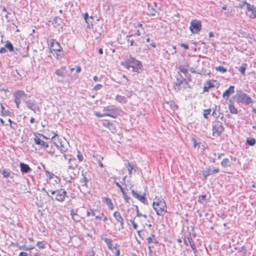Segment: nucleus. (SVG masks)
<instances>
[{"mask_svg":"<svg viewBox=\"0 0 256 256\" xmlns=\"http://www.w3.org/2000/svg\"><path fill=\"white\" fill-rule=\"evenodd\" d=\"M206 198V196L202 195L199 197V201L202 202V200H204Z\"/></svg>","mask_w":256,"mask_h":256,"instance_id":"4d7b16f0","label":"nucleus"},{"mask_svg":"<svg viewBox=\"0 0 256 256\" xmlns=\"http://www.w3.org/2000/svg\"><path fill=\"white\" fill-rule=\"evenodd\" d=\"M82 178H81L80 182L82 184H84V186H86V182H88V180H87L86 178V176L83 174H82Z\"/></svg>","mask_w":256,"mask_h":256,"instance_id":"58836bf2","label":"nucleus"},{"mask_svg":"<svg viewBox=\"0 0 256 256\" xmlns=\"http://www.w3.org/2000/svg\"><path fill=\"white\" fill-rule=\"evenodd\" d=\"M132 94H133L132 91H130V92H128V94H126V95L128 98H129Z\"/></svg>","mask_w":256,"mask_h":256,"instance_id":"e2e57ef3","label":"nucleus"},{"mask_svg":"<svg viewBox=\"0 0 256 256\" xmlns=\"http://www.w3.org/2000/svg\"><path fill=\"white\" fill-rule=\"evenodd\" d=\"M238 101L246 104L252 103V99L245 93H240L238 94Z\"/></svg>","mask_w":256,"mask_h":256,"instance_id":"6e6552de","label":"nucleus"},{"mask_svg":"<svg viewBox=\"0 0 256 256\" xmlns=\"http://www.w3.org/2000/svg\"><path fill=\"white\" fill-rule=\"evenodd\" d=\"M64 152H61L60 154H53V157L56 162L62 164L63 162L66 160L67 158Z\"/></svg>","mask_w":256,"mask_h":256,"instance_id":"ddd939ff","label":"nucleus"},{"mask_svg":"<svg viewBox=\"0 0 256 256\" xmlns=\"http://www.w3.org/2000/svg\"><path fill=\"white\" fill-rule=\"evenodd\" d=\"M221 165L224 167L230 166H231L230 162L228 158H224L221 162Z\"/></svg>","mask_w":256,"mask_h":256,"instance_id":"cd10ccee","label":"nucleus"},{"mask_svg":"<svg viewBox=\"0 0 256 256\" xmlns=\"http://www.w3.org/2000/svg\"><path fill=\"white\" fill-rule=\"evenodd\" d=\"M102 240L107 244V245L110 249H112L113 248H116V247L113 246L112 241L111 240L108 239L106 238H104Z\"/></svg>","mask_w":256,"mask_h":256,"instance_id":"a878e982","label":"nucleus"},{"mask_svg":"<svg viewBox=\"0 0 256 256\" xmlns=\"http://www.w3.org/2000/svg\"><path fill=\"white\" fill-rule=\"evenodd\" d=\"M52 140L54 145L58 148L62 152H66L68 148L64 146L66 140L60 138L56 134H54L52 138Z\"/></svg>","mask_w":256,"mask_h":256,"instance_id":"7ed1b4c3","label":"nucleus"},{"mask_svg":"<svg viewBox=\"0 0 256 256\" xmlns=\"http://www.w3.org/2000/svg\"><path fill=\"white\" fill-rule=\"evenodd\" d=\"M103 112H105L106 116L116 118L120 115V110L114 106H110L104 108Z\"/></svg>","mask_w":256,"mask_h":256,"instance_id":"20e7f679","label":"nucleus"},{"mask_svg":"<svg viewBox=\"0 0 256 256\" xmlns=\"http://www.w3.org/2000/svg\"><path fill=\"white\" fill-rule=\"evenodd\" d=\"M86 215L88 216H90V215L94 216H95V213L92 209H90V211H88L87 212Z\"/></svg>","mask_w":256,"mask_h":256,"instance_id":"09e8293b","label":"nucleus"},{"mask_svg":"<svg viewBox=\"0 0 256 256\" xmlns=\"http://www.w3.org/2000/svg\"><path fill=\"white\" fill-rule=\"evenodd\" d=\"M216 70H217V71H218V72H222V73H224L226 72V71H227V70L226 68H224V66H218V67H216Z\"/></svg>","mask_w":256,"mask_h":256,"instance_id":"c9c22d12","label":"nucleus"},{"mask_svg":"<svg viewBox=\"0 0 256 256\" xmlns=\"http://www.w3.org/2000/svg\"><path fill=\"white\" fill-rule=\"evenodd\" d=\"M151 6H153L154 8H160L159 6H158L157 4L155 2H154L152 4H151Z\"/></svg>","mask_w":256,"mask_h":256,"instance_id":"338daca9","label":"nucleus"},{"mask_svg":"<svg viewBox=\"0 0 256 256\" xmlns=\"http://www.w3.org/2000/svg\"><path fill=\"white\" fill-rule=\"evenodd\" d=\"M66 68L65 66H62L60 69L57 70L55 73L58 76L63 77L65 74Z\"/></svg>","mask_w":256,"mask_h":256,"instance_id":"b1692460","label":"nucleus"},{"mask_svg":"<svg viewBox=\"0 0 256 256\" xmlns=\"http://www.w3.org/2000/svg\"><path fill=\"white\" fill-rule=\"evenodd\" d=\"M212 135L214 136H220L224 132V128L222 123L218 120H216L212 123Z\"/></svg>","mask_w":256,"mask_h":256,"instance_id":"39448f33","label":"nucleus"},{"mask_svg":"<svg viewBox=\"0 0 256 256\" xmlns=\"http://www.w3.org/2000/svg\"><path fill=\"white\" fill-rule=\"evenodd\" d=\"M34 140L36 144L41 146L42 148H48V143L43 141L37 136H35Z\"/></svg>","mask_w":256,"mask_h":256,"instance_id":"6ab92c4d","label":"nucleus"},{"mask_svg":"<svg viewBox=\"0 0 256 256\" xmlns=\"http://www.w3.org/2000/svg\"><path fill=\"white\" fill-rule=\"evenodd\" d=\"M114 184H116V185L118 187L120 188V190L121 192H124V188H122V187L120 184L117 182H114Z\"/></svg>","mask_w":256,"mask_h":256,"instance_id":"3c124183","label":"nucleus"},{"mask_svg":"<svg viewBox=\"0 0 256 256\" xmlns=\"http://www.w3.org/2000/svg\"><path fill=\"white\" fill-rule=\"evenodd\" d=\"M8 122H10V128H12L14 129V130H15L16 128H14V126H12V124H14V125H16V122H12L10 119H9L8 120Z\"/></svg>","mask_w":256,"mask_h":256,"instance_id":"de8ad7c7","label":"nucleus"},{"mask_svg":"<svg viewBox=\"0 0 256 256\" xmlns=\"http://www.w3.org/2000/svg\"><path fill=\"white\" fill-rule=\"evenodd\" d=\"M160 10V8H154V6H151L150 4H148V15L154 16L157 12Z\"/></svg>","mask_w":256,"mask_h":256,"instance_id":"dca6fc26","label":"nucleus"},{"mask_svg":"<svg viewBox=\"0 0 256 256\" xmlns=\"http://www.w3.org/2000/svg\"><path fill=\"white\" fill-rule=\"evenodd\" d=\"M70 215L74 222H79L80 221L82 218L77 214L75 213L74 210L72 209L70 210Z\"/></svg>","mask_w":256,"mask_h":256,"instance_id":"5701e85b","label":"nucleus"},{"mask_svg":"<svg viewBox=\"0 0 256 256\" xmlns=\"http://www.w3.org/2000/svg\"><path fill=\"white\" fill-rule=\"evenodd\" d=\"M104 126L108 128L112 132H114L116 130L115 126L113 123L108 120H104L102 122Z\"/></svg>","mask_w":256,"mask_h":256,"instance_id":"a211bd4d","label":"nucleus"},{"mask_svg":"<svg viewBox=\"0 0 256 256\" xmlns=\"http://www.w3.org/2000/svg\"><path fill=\"white\" fill-rule=\"evenodd\" d=\"M180 46L184 48L185 50H188L189 48L188 45L184 44H180Z\"/></svg>","mask_w":256,"mask_h":256,"instance_id":"5fc2aeb1","label":"nucleus"},{"mask_svg":"<svg viewBox=\"0 0 256 256\" xmlns=\"http://www.w3.org/2000/svg\"><path fill=\"white\" fill-rule=\"evenodd\" d=\"M246 143L250 146H253L256 144V140L254 138H246Z\"/></svg>","mask_w":256,"mask_h":256,"instance_id":"bb28decb","label":"nucleus"},{"mask_svg":"<svg viewBox=\"0 0 256 256\" xmlns=\"http://www.w3.org/2000/svg\"><path fill=\"white\" fill-rule=\"evenodd\" d=\"M245 5L247 6L248 10L251 12V14L250 15V18H256V8L254 7V5H250V4L246 2H243L242 5L241 6V8H242Z\"/></svg>","mask_w":256,"mask_h":256,"instance_id":"9b49d317","label":"nucleus"},{"mask_svg":"<svg viewBox=\"0 0 256 256\" xmlns=\"http://www.w3.org/2000/svg\"><path fill=\"white\" fill-rule=\"evenodd\" d=\"M102 88V85L100 84H96L94 87V90H100Z\"/></svg>","mask_w":256,"mask_h":256,"instance_id":"49530a36","label":"nucleus"},{"mask_svg":"<svg viewBox=\"0 0 256 256\" xmlns=\"http://www.w3.org/2000/svg\"><path fill=\"white\" fill-rule=\"evenodd\" d=\"M178 70L181 72H182L184 74H186L188 72V69L184 68L183 66H180Z\"/></svg>","mask_w":256,"mask_h":256,"instance_id":"e433bc0d","label":"nucleus"},{"mask_svg":"<svg viewBox=\"0 0 256 256\" xmlns=\"http://www.w3.org/2000/svg\"><path fill=\"white\" fill-rule=\"evenodd\" d=\"M113 216L116 220V222L120 224V228L122 229H124V220L120 214L118 212L116 211L113 214Z\"/></svg>","mask_w":256,"mask_h":256,"instance_id":"f8f14e48","label":"nucleus"},{"mask_svg":"<svg viewBox=\"0 0 256 256\" xmlns=\"http://www.w3.org/2000/svg\"><path fill=\"white\" fill-rule=\"evenodd\" d=\"M66 194V192L64 189L57 190V192L55 198H54V200L60 202H62L64 200Z\"/></svg>","mask_w":256,"mask_h":256,"instance_id":"9d476101","label":"nucleus"},{"mask_svg":"<svg viewBox=\"0 0 256 256\" xmlns=\"http://www.w3.org/2000/svg\"><path fill=\"white\" fill-rule=\"evenodd\" d=\"M192 141H193V146H194V148H196L198 144L196 143V139H192Z\"/></svg>","mask_w":256,"mask_h":256,"instance_id":"69168bd1","label":"nucleus"},{"mask_svg":"<svg viewBox=\"0 0 256 256\" xmlns=\"http://www.w3.org/2000/svg\"><path fill=\"white\" fill-rule=\"evenodd\" d=\"M5 48H7L10 52H15V50L13 46V45L9 41L6 42V44H5Z\"/></svg>","mask_w":256,"mask_h":256,"instance_id":"c756f323","label":"nucleus"},{"mask_svg":"<svg viewBox=\"0 0 256 256\" xmlns=\"http://www.w3.org/2000/svg\"><path fill=\"white\" fill-rule=\"evenodd\" d=\"M19 248L20 250H27V247H26L24 246H19Z\"/></svg>","mask_w":256,"mask_h":256,"instance_id":"0e129e2a","label":"nucleus"},{"mask_svg":"<svg viewBox=\"0 0 256 256\" xmlns=\"http://www.w3.org/2000/svg\"><path fill=\"white\" fill-rule=\"evenodd\" d=\"M188 240L192 248V250L194 251V252H196V249L194 246V244L192 240V238L190 236L188 238Z\"/></svg>","mask_w":256,"mask_h":256,"instance_id":"2f4dec72","label":"nucleus"},{"mask_svg":"<svg viewBox=\"0 0 256 256\" xmlns=\"http://www.w3.org/2000/svg\"><path fill=\"white\" fill-rule=\"evenodd\" d=\"M77 158L80 162L82 161L83 160V156L80 152H78Z\"/></svg>","mask_w":256,"mask_h":256,"instance_id":"864d4df0","label":"nucleus"},{"mask_svg":"<svg viewBox=\"0 0 256 256\" xmlns=\"http://www.w3.org/2000/svg\"><path fill=\"white\" fill-rule=\"evenodd\" d=\"M140 34H141V33H140V30H138L136 31V34H134L127 35V36H126V38H130V37H132V36H135L136 35H137V36H140Z\"/></svg>","mask_w":256,"mask_h":256,"instance_id":"c03bdc74","label":"nucleus"},{"mask_svg":"<svg viewBox=\"0 0 256 256\" xmlns=\"http://www.w3.org/2000/svg\"><path fill=\"white\" fill-rule=\"evenodd\" d=\"M50 50L52 52H56L58 56H61L63 54L62 47L57 42H52Z\"/></svg>","mask_w":256,"mask_h":256,"instance_id":"1a4fd4ad","label":"nucleus"},{"mask_svg":"<svg viewBox=\"0 0 256 256\" xmlns=\"http://www.w3.org/2000/svg\"><path fill=\"white\" fill-rule=\"evenodd\" d=\"M128 172H129V174H131L132 173V170L134 168H133V166L132 164H131L130 162H128Z\"/></svg>","mask_w":256,"mask_h":256,"instance_id":"a18cd8bd","label":"nucleus"},{"mask_svg":"<svg viewBox=\"0 0 256 256\" xmlns=\"http://www.w3.org/2000/svg\"><path fill=\"white\" fill-rule=\"evenodd\" d=\"M116 100L120 103H126V98L124 96L118 95L116 96Z\"/></svg>","mask_w":256,"mask_h":256,"instance_id":"c85d7f7f","label":"nucleus"},{"mask_svg":"<svg viewBox=\"0 0 256 256\" xmlns=\"http://www.w3.org/2000/svg\"><path fill=\"white\" fill-rule=\"evenodd\" d=\"M214 110H216V112L218 111V112H220V106H214Z\"/></svg>","mask_w":256,"mask_h":256,"instance_id":"052dcab7","label":"nucleus"},{"mask_svg":"<svg viewBox=\"0 0 256 256\" xmlns=\"http://www.w3.org/2000/svg\"><path fill=\"white\" fill-rule=\"evenodd\" d=\"M182 85V88H190L189 84L186 81V80L180 81V82L179 83L178 86H181Z\"/></svg>","mask_w":256,"mask_h":256,"instance_id":"473e14b6","label":"nucleus"},{"mask_svg":"<svg viewBox=\"0 0 256 256\" xmlns=\"http://www.w3.org/2000/svg\"><path fill=\"white\" fill-rule=\"evenodd\" d=\"M212 115L214 117L216 118H218L220 117V114H222V116H221V119L222 118H223V114H222L220 113V112H219V114H218L217 113H216V110H214V108H212Z\"/></svg>","mask_w":256,"mask_h":256,"instance_id":"f704fd0d","label":"nucleus"},{"mask_svg":"<svg viewBox=\"0 0 256 256\" xmlns=\"http://www.w3.org/2000/svg\"><path fill=\"white\" fill-rule=\"evenodd\" d=\"M18 256H28V254L26 252H22L20 253Z\"/></svg>","mask_w":256,"mask_h":256,"instance_id":"bf43d9fd","label":"nucleus"},{"mask_svg":"<svg viewBox=\"0 0 256 256\" xmlns=\"http://www.w3.org/2000/svg\"><path fill=\"white\" fill-rule=\"evenodd\" d=\"M14 102L16 105V108H19L21 100L25 101L27 94L23 90H18L14 94Z\"/></svg>","mask_w":256,"mask_h":256,"instance_id":"423d86ee","label":"nucleus"},{"mask_svg":"<svg viewBox=\"0 0 256 256\" xmlns=\"http://www.w3.org/2000/svg\"><path fill=\"white\" fill-rule=\"evenodd\" d=\"M128 40L130 41V44L131 46H132L134 45V40H130L129 39H128Z\"/></svg>","mask_w":256,"mask_h":256,"instance_id":"680f3d73","label":"nucleus"},{"mask_svg":"<svg viewBox=\"0 0 256 256\" xmlns=\"http://www.w3.org/2000/svg\"><path fill=\"white\" fill-rule=\"evenodd\" d=\"M0 106H1L2 114L3 116H6V115L10 116L11 112L8 110H5L4 107L3 106V105L2 104H0Z\"/></svg>","mask_w":256,"mask_h":256,"instance_id":"72a5a7b5","label":"nucleus"},{"mask_svg":"<svg viewBox=\"0 0 256 256\" xmlns=\"http://www.w3.org/2000/svg\"><path fill=\"white\" fill-rule=\"evenodd\" d=\"M104 202L108 206L109 208L111 210H114V206L111 200L108 198H104Z\"/></svg>","mask_w":256,"mask_h":256,"instance_id":"393cba45","label":"nucleus"},{"mask_svg":"<svg viewBox=\"0 0 256 256\" xmlns=\"http://www.w3.org/2000/svg\"><path fill=\"white\" fill-rule=\"evenodd\" d=\"M94 115L98 118H102L106 116V114L104 112L103 114H101L99 112H95Z\"/></svg>","mask_w":256,"mask_h":256,"instance_id":"a19ab883","label":"nucleus"},{"mask_svg":"<svg viewBox=\"0 0 256 256\" xmlns=\"http://www.w3.org/2000/svg\"><path fill=\"white\" fill-rule=\"evenodd\" d=\"M130 222L132 223V226L134 229L136 230L138 228V225L136 223H135L134 221V220H130Z\"/></svg>","mask_w":256,"mask_h":256,"instance_id":"603ef678","label":"nucleus"},{"mask_svg":"<svg viewBox=\"0 0 256 256\" xmlns=\"http://www.w3.org/2000/svg\"><path fill=\"white\" fill-rule=\"evenodd\" d=\"M124 66L128 70L132 72H139L140 70L142 68V65L140 62L136 60L133 58H128L124 62Z\"/></svg>","mask_w":256,"mask_h":256,"instance_id":"f257e3e1","label":"nucleus"},{"mask_svg":"<svg viewBox=\"0 0 256 256\" xmlns=\"http://www.w3.org/2000/svg\"><path fill=\"white\" fill-rule=\"evenodd\" d=\"M36 246H38L40 248H45V244L43 242H38Z\"/></svg>","mask_w":256,"mask_h":256,"instance_id":"ea45409f","label":"nucleus"},{"mask_svg":"<svg viewBox=\"0 0 256 256\" xmlns=\"http://www.w3.org/2000/svg\"><path fill=\"white\" fill-rule=\"evenodd\" d=\"M136 210V216L138 217H140L142 216V214H140L139 212L138 206H135Z\"/></svg>","mask_w":256,"mask_h":256,"instance_id":"8fccbe9b","label":"nucleus"},{"mask_svg":"<svg viewBox=\"0 0 256 256\" xmlns=\"http://www.w3.org/2000/svg\"><path fill=\"white\" fill-rule=\"evenodd\" d=\"M207 86H208V88H210L214 87V86L210 82H207Z\"/></svg>","mask_w":256,"mask_h":256,"instance_id":"6e6d98bb","label":"nucleus"},{"mask_svg":"<svg viewBox=\"0 0 256 256\" xmlns=\"http://www.w3.org/2000/svg\"><path fill=\"white\" fill-rule=\"evenodd\" d=\"M153 208L158 216H163L166 212V205L162 199H158L153 202Z\"/></svg>","mask_w":256,"mask_h":256,"instance_id":"f03ea898","label":"nucleus"},{"mask_svg":"<svg viewBox=\"0 0 256 256\" xmlns=\"http://www.w3.org/2000/svg\"><path fill=\"white\" fill-rule=\"evenodd\" d=\"M6 48L4 47H2L0 48V53H4L6 52Z\"/></svg>","mask_w":256,"mask_h":256,"instance_id":"13d9d810","label":"nucleus"},{"mask_svg":"<svg viewBox=\"0 0 256 256\" xmlns=\"http://www.w3.org/2000/svg\"><path fill=\"white\" fill-rule=\"evenodd\" d=\"M248 66V64L245 63L243 64L242 66H240L239 68V71L240 72L242 75H245V70L246 69Z\"/></svg>","mask_w":256,"mask_h":256,"instance_id":"7c9ffc66","label":"nucleus"},{"mask_svg":"<svg viewBox=\"0 0 256 256\" xmlns=\"http://www.w3.org/2000/svg\"><path fill=\"white\" fill-rule=\"evenodd\" d=\"M132 193L134 197L138 199L142 202L146 204H148V200L144 196L140 195L136 192L134 190H132Z\"/></svg>","mask_w":256,"mask_h":256,"instance_id":"4468645a","label":"nucleus"},{"mask_svg":"<svg viewBox=\"0 0 256 256\" xmlns=\"http://www.w3.org/2000/svg\"><path fill=\"white\" fill-rule=\"evenodd\" d=\"M212 110L210 108L204 110V117L206 118H208V115L210 114V112H211Z\"/></svg>","mask_w":256,"mask_h":256,"instance_id":"4c0bfd02","label":"nucleus"},{"mask_svg":"<svg viewBox=\"0 0 256 256\" xmlns=\"http://www.w3.org/2000/svg\"><path fill=\"white\" fill-rule=\"evenodd\" d=\"M42 192H44L46 194L50 197L52 200H54V197L52 196H50L48 192H47L44 188H43L42 190Z\"/></svg>","mask_w":256,"mask_h":256,"instance_id":"37998d69","label":"nucleus"},{"mask_svg":"<svg viewBox=\"0 0 256 256\" xmlns=\"http://www.w3.org/2000/svg\"><path fill=\"white\" fill-rule=\"evenodd\" d=\"M147 242L148 244H150L152 242V237H148L147 238Z\"/></svg>","mask_w":256,"mask_h":256,"instance_id":"774afa93","label":"nucleus"},{"mask_svg":"<svg viewBox=\"0 0 256 256\" xmlns=\"http://www.w3.org/2000/svg\"><path fill=\"white\" fill-rule=\"evenodd\" d=\"M20 168L22 172L23 173L30 172L32 170L28 165L22 162L20 163Z\"/></svg>","mask_w":256,"mask_h":256,"instance_id":"412c9836","label":"nucleus"},{"mask_svg":"<svg viewBox=\"0 0 256 256\" xmlns=\"http://www.w3.org/2000/svg\"><path fill=\"white\" fill-rule=\"evenodd\" d=\"M27 107L36 112V104L34 100H29L26 102Z\"/></svg>","mask_w":256,"mask_h":256,"instance_id":"aec40b11","label":"nucleus"},{"mask_svg":"<svg viewBox=\"0 0 256 256\" xmlns=\"http://www.w3.org/2000/svg\"><path fill=\"white\" fill-rule=\"evenodd\" d=\"M234 86H230V88H228V89L227 90H225L224 92V93L222 94V97L228 100V98L230 97V95H231L232 94L234 93Z\"/></svg>","mask_w":256,"mask_h":256,"instance_id":"2eb2a0df","label":"nucleus"},{"mask_svg":"<svg viewBox=\"0 0 256 256\" xmlns=\"http://www.w3.org/2000/svg\"><path fill=\"white\" fill-rule=\"evenodd\" d=\"M219 169L218 168H215L214 170H212L210 168H208L202 171V174L204 178L208 177V176L212 174H214L218 172Z\"/></svg>","mask_w":256,"mask_h":256,"instance_id":"f3484780","label":"nucleus"},{"mask_svg":"<svg viewBox=\"0 0 256 256\" xmlns=\"http://www.w3.org/2000/svg\"><path fill=\"white\" fill-rule=\"evenodd\" d=\"M202 24L200 22L193 20L190 22V29L193 34H198L200 30Z\"/></svg>","mask_w":256,"mask_h":256,"instance_id":"0eeeda50","label":"nucleus"},{"mask_svg":"<svg viewBox=\"0 0 256 256\" xmlns=\"http://www.w3.org/2000/svg\"><path fill=\"white\" fill-rule=\"evenodd\" d=\"M228 107L230 112L233 114H236L238 113V110L236 108L234 107V102L232 101V100H228Z\"/></svg>","mask_w":256,"mask_h":256,"instance_id":"4be33fe9","label":"nucleus"},{"mask_svg":"<svg viewBox=\"0 0 256 256\" xmlns=\"http://www.w3.org/2000/svg\"><path fill=\"white\" fill-rule=\"evenodd\" d=\"M122 193L124 198L126 202L128 203L130 198L126 195V194L124 191L122 192Z\"/></svg>","mask_w":256,"mask_h":256,"instance_id":"79ce46f5","label":"nucleus"}]
</instances>
